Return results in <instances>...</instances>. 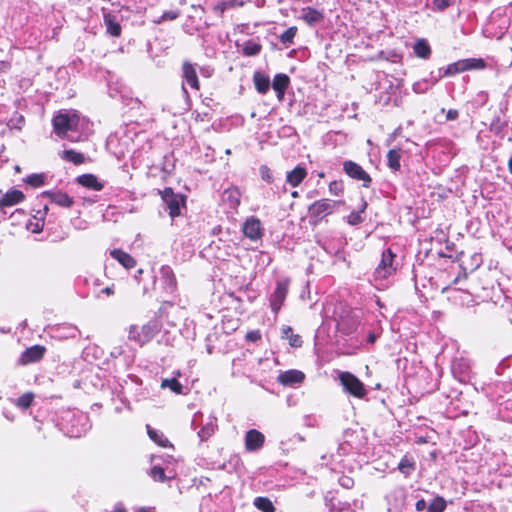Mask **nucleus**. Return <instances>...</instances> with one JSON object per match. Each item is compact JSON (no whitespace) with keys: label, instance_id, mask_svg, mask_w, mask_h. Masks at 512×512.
Masks as SVG:
<instances>
[{"label":"nucleus","instance_id":"obj_1","mask_svg":"<svg viewBox=\"0 0 512 512\" xmlns=\"http://www.w3.org/2000/svg\"><path fill=\"white\" fill-rule=\"evenodd\" d=\"M53 129L61 139L79 142L86 139L91 132L92 124L74 110L59 112L53 118Z\"/></svg>","mask_w":512,"mask_h":512},{"label":"nucleus","instance_id":"obj_2","mask_svg":"<svg viewBox=\"0 0 512 512\" xmlns=\"http://www.w3.org/2000/svg\"><path fill=\"white\" fill-rule=\"evenodd\" d=\"M395 254L390 250L386 249L382 252L381 261L375 268L373 278L371 282L378 289L385 287V280L392 276L396 271L394 264Z\"/></svg>","mask_w":512,"mask_h":512},{"label":"nucleus","instance_id":"obj_3","mask_svg":"<svg viewBox=\"0 0 512 512\" xmlns=\"http://www.w3.org/2000/svg\"><path fill=\"white\" fill-rule=\"evenodd\" d=\"M160 327L157 321H149L145 325L138 327L132 326L129 330L128 338L139 345L149 342L159 331Z\"/></svg>","mask_w":512,"mask_h":512},{"label":"nucleus","instance_id":"obj_4","mask_svg":"<svg viewBox=\"0 0 512 512\" xmlns=\"http://www.w3.org/2000/svg\"><path fill=\"white\" fill-rule=\"evenodd\" d=\"M340 383L346 393L356 398H364L367 390L364 384L352 373L341 372L339 374Z\"/></svg>","mask_w":512,"mask_h":512},{"label":"nucleus","instance_id":"obj_5","mask_svg":"<svg viewBox=\"0 0 512 512\" xmlns=\"http://www.w3.org/2000/svg\"><path fill=\"white\" fill-rule=\"evenodd\" d=\"M289 284V279L277 281L276 288L270 296V307L274 313H278L281 309L288 293Z\"/></svg>","mask_w":512,"mask_h":512},{"label":"nucleus","instance_id":"obj_6","mask_svg":"<svg viewBox=\"0 0 512 512\" xmlns=\"http://www.w3.org/2000/svg\"><path fill=\"white\" fill-rule=\"evenodd\" d=\"M336 206V201L321 199L310 205L308 212L312 218L322 219L323 217L332 214Z\"/></svg>","mask_w":512,"mask_h":512},{"label":"nucleus","instance_id":"obj_7","mask_svg":"<svg viewBox=\"0 0 512 512\" xmlns=\"http://www.w3.org/2000/svg\"><path fill=\"white\" fill-rule=\"evenodd\" d=\"M344 172L351 178L362 181L364 187H369L371 177L369 174L356 162L347 160L343 163Z\"/></svg>","mask_w":512,"mask_h":512},{"label":"nucleus","instance_id":"obj_8","mask_svg":"<svg viewBox=\"0 0 512 512\" xmlns=\"http://www.w3.org/2000/svg\"><path fill=\"white\" fill-rule=\"evenodd\" d=\"M162 199L167 205L169 210V215L172 218H175L180 215V207L184 203V199L181 195L174 194L171 188H165L164 191L161 192Z\"/></svg>","mask_w":512,"mask_h":512},{"label":"nucleus","instance_id":"obj_9","mask_svg":"<svg viewBox=\"0 0 512 512\" xmlns=\"http://www.w3.org/2000/svg\"><path fill=\"white\" fill-rule=\"evenodd\" d=\"M49 333L56 340H67L76 338L80 332L76 326L64 323L51 327Z\"/></svg>","mask_w":512,"mask_h":512},{"label":"nucleus","instance_id":"obj_10","mask_svg":"<svg viewBox=\"0 0 512 512\" xmlns=\"http://www.w3.org/2000/svg\"><path fill=\"white\" fill-rule=\"evenodd\" d=\"M265 443V436L262 432L256 429H250L246 432L244 437L245 449L248 452H256L260 450Z\"/></svg>","mask_w":512,"mask_h":512},{"label":"nucleus","instance_id":"obj_11","mask_svg":"<svg viewBox=\"0 0 512 512\" xmlns=\"http://www.w3.org/2000/svg\"><path fill=\"white\" fill-rule=\"evenodd\" d=\"M242 231L250 240H258L263 236L262 223L254 216L246 219L243 224Z\"/></svg>","mask_w":512,"mask_h":512},{"label":"nucleus","instance_id":"obj_12","mask_svg":"<svg viewBox=\"0 0 512 512\" xmlns=\"http://www.w3.org/2000/svg\"><path fill=\"white\" fill-rule=\"evenodd\" d=\"M159 281L162 289L167 293H173L176 289L177 282L172 268L168 265L161 266L159 270Z\"/></svg>","mask_w":512,"mask_h":512},{"label":"nucleus","instance_id":"obj_13","mask_svg":"<svg viewBox=\"0 0 512 512\" xmlns=\"http://www.w3.org/2000/svg\"><path fill=\"white\" fill-rule=\"evenodd\" d=\"M305 374L296 369L284 371L278 375V382L284 386H294L304 381Z\"/></svg>","mask_w":512,"mask_h":512},{"label":"nucleus","instance_id":"obj_14","mask_svg":"<svg viewBox=\"0 0 512 512\" xmlns=\"http://www.w3.org/2000/svg\"><path fill=\"white\" fill-rule=\"evenodd\" d=\"M45 348L40 345H34L32 347L27 348L20 357V363L23 365H27L30 363L37 362L41 360L44 356Z\"/></svg>","mask_w":512,"mask_h":512},{"label":"nucleus","instance_id":"obj_15","mask_svg":"<svg viewBox=\"0 0 512 512\" xmlns=\"http://www.w3.org/2000/svg\"><path fill=\"white\" fill-rule=\"evenodd\" d=\"M182 77L186 84L192 89L199 90V81L195 65L189 61H184L182 65Z\"/></svg>","mask_w":512,"mask_h":512},{"label":"nucleus","instance_id":"obj_16","mask_svg":"<svg viewBox=\"0 0 512 512\" xmlns=\"http://www.w3.org/2000/svg\"><path fill=\"white\" fill-rule=\"evenodd\" d=\"M44 196L48 197L52 203L64 208H69L74 204L73 198L61 191H46Z\"/></svg>","mask_w":512,"mask_h":512},{"label":"nucleus","instance_id":"obj_17","mask_svg":"<svg viewBox=\"0 0 512 512\" xmlns=\"http://www.w3.org/2000/svg\"><path fill=\"white\" fill-rule=\"evenodd\" d=\"M289 83L290 79L286 74L279 73L275 75L272 82V88L275 90L279 101L283 100L285 91L289 86Z\"/></svg>","mask_w":512,"mask_h":512},{"label":"nucleus","instance_id":"obj_18","mask_svg":"<svg viewBox=\"0 0 512 512\" xmlns=\"http://www.w3.org/2000/svg\"><path fill=\"white\" fill-rule=\"evenodd\" d=\"M241 193L238 188L230 187L223 191L222 201L231 209H237L240 205Z\"/></svg>","mask_w":512,"mask_h":512},{"label":"nucleus","instance_id":"obj_19","mask_svg":"<svg viewBox=\"0 0 512 512\" xmlns=\"http://www.w3.org/2000/svg\"><path fill=\"white\" fill-rule=\"evenodd\" d=\"M77 183L93 191H101L104 187L103 183L93 174L80 175L77 178Z\"/></svg>","mask_w":512,"mask_h":512},{"label":"nucleus","instance_id":"obj_20","mask_svg":"<svg viewBox=\"0 0 512 512\" xmlns=\"http://www.w3.org/2000/svg\"><path fill=\"white\" fill-rule=\"evenodd\" d=\"M461 72H465L463 60L449 64L446 68L443 69V72L442 70H439V75L433 78L432 84H436L442 77L453 76Z\"/></svg>","mask_w":512,"mask_h":512},{"label":"nucleus","instance_id":"obj_21","mask_svg":"<svg viewBox=\"0 0 512 512\" xmlns=\"http://www.w3.org/2000/svg\"><path fill=\"white\" fill-rule=\"evenodd\" d=\"M301 19L310 26H313L324 19V14L312 7L302 9Z\"/></svg>","mask_w":512,"mask_h":512},{"label":"nucleus","instance_id":"obj_22","mask_svg":"<svg viewBox=\"0 0 512 512\" xmlns=\"http://www.w3.org/2000/svg\"><path fill=\"white\" fill-rule=\"evenodd\" d=\"M307 176V171L304 167L298 165L286 175V182L292 187H297Z\"/></svg>","mask_w":512,"mask_h":512},{"label":"nucleus","instance_id":"obj_23","mask_svg":"<svg viewBox=\"0 0 512 512\" xmlns=\"http://www.w3.org/2000/svg\"><path fill=\"white\" fill-rule=\"evenodd\" d=\"M110 254L114 259H116L121 265H123L127 269L133 268L136 264V261L131 255L120 249H114L110 252Z\"/></svg>","mask_w":512,"mask_h":512},{"label":"nucleus","instance_id":"obj_24","mask_svg":"<svg viewBox=\"0 0 512 512\" xmlns=\"http://www.w3.org/2000/svg\"><path fill=\"white\" fill-rule=\"evenodd\" d=\"M253 83L256 90L260 94H266L270 87V79L261 72H255L253 75Z\"/></svg>","mask_w":512,"mask_h":512},{"label":"nucleus","instance_id":"obj_25","mask_svg":"<svg viewBox=\"0 0 512 512\" xmlns=\"http://www.w3.org/2000/svg\"><path fill=\"white\" fill-rule=\"evenodd\" d=\"M24 199V194L19 190L8 191L0 200V207L12 206L20 203Z\"/></svg>","mask_w":512,"mask_h":512},{"label":"nucleus","instance_id":"obj_26","mask_svg":"<svg viewBox=\"0 0 512 512\" xmlns=\"http://www.w3.org/2000/svg\"><path fill=\"white\" fill-rule=\"evenodd\" d=\"M217 427V419L215 417H209L208 421L203 425V427L198 432V436L201 441L208 440L215 432Z\"/></svg>","mask_w":512,"mask_h":512},{"label":"nucleus","instance_id":"obj_27","mask_svg":"<svg viewBox=\"0 0 512 512\" xmlns=\"http://www.w3.org/2000/svg\"><path fill=\"white\" fill-rule=\"evenodd\" d=\"M401 150L400 149H391L387 153V164L388 167L393 171H399L401 164Z\"/></svg>","mask_w":512,"mask_h":512},{"label":"nucleus","instance_id":"obj_28","mask_svg":"<svg viewBox=\"0 0 512 512\" xmlns=\"http://www.w3.org/2000/svg\"><path fill=\"white\" fill-rule=\"evenodd\" d=\"M413 49H414V53L416 54V56L419 58H422V59L429 58V56L431 54V48L425 39L418 40L415 43Z\"/></svg>","mask_w":512,"mask_h":512},{"label":"nucleus","instance_id":"obj_29","mask_svg":"<svg viewBox=\"0 0 512 512\" xmlns=\"http://www.w3.org/2000/svg\"><path fill=\"white\" fill-rule=\"evenodd\" d=\"M104 22H105V25H106V28H107V32L111 36L117 37V36H119L121 34V26L116 21L114 16H112L110 14H106L104 16Z\"/></svg>","mask_w":512,"mask_h":512},{"label":"nucleus","instance_id":"obj_30","mask_svg":"<svg viewBox=\"0 0 512 512\" xmlns=\"http://www.w3.org/2000/svg\"><path fill=\"white\" fill-rule=\"evenodd\" d=\"M147 434L157 445L161 447H167L169 445V440L163 435V433L153 429L149 425H147Z\"/></svg>","mask_w":512,"mask_h":512},{"label":"nucleus","instance_id":"obj_31","mask_svg":"<svg viewBox=\"0 0 512 512\" xmlns=\"http://www.w3.org/2000/svg\"><path fill=\"white\" fill-rule=\"evenodd\" d=\"M76 420L81 425V427L76 429L72 428V430L69 432L71 437H80L89 428L88 417L85 414L80 413L77 415Z\"/></svg>","mask_w":512,"mask_h":512},{"label":"nucleus","instance_id":"obj_32","mask_svg":"<svg viewBox=\"0 0 512 512\" xmlns=\"http://www.w3.org/2000/svg\"><path fill=\"white\" fill-rule=\"evenodd\" d=\"M60 157L65 161L74 163L75 165H79L84 162V155L72 149L62 151L60 153Z\"/></svg>","mask_w":512,"mask_h":512},{"label":"nucleus","instance_id":"obj_33","mask_svg":"<svg viewBox=\"0 0 512 512\" xmlns=\"http://www.w3.org/2000/svg\"><path fill=\"white\" fill-rule=\"evenodd\" d=\"M398 469L403 475L407 477L415 470V461L411 457L405 455L400 460Z\"/></svg>","mask_w":512,"mask_h":512},{"label":"nucleus","instance_id":"obj_34","mask_svg":"<svg viewBox=\"0 0 512 512\" xmlns=\"http://www.w3.org/2000/svg\"><path fill=\"white\" fill-rule=\"evenodd\" d=\"M161 388H169L175 394H184L182 384L177 380L176 376L171 379H163L161 382Z\"/></svg>","mask_w":512,"mask_h":512},{"label":"nucleus","instance_id":"obj_35","mask_svg":"<svg viewBox=\"0 0 512 512\" xmlns=\"http://www.w3.org/2000/svg\"><path fill=\"white\" fill-rule=\"evenodd\" d=\"M254 506L262 512H274L275 507L270 499L267 497H256L254 499Z\"/></svg>","mask_w":512,"mask_h":512},{"label":"nucleus","instance_id":"obj_36","mask_svg":"<svg viewBox=\"0 0 512 512\" xmlns=\"http://www.w3.org/2000/svg\"><path fill=\"white\" fill-rule=\"evenodd\" d=\"M462 60L465 67V71L480 70L486 67V63L482 58H468Z\"/></svg>","mask_w":512,"mask_h":512},{"label":"nucleus","instance_id":"obj_37","mask_svg":"<svg viewBox=\"0 0 512 512\" xmlns=\"http://www.w3.org/2000/svg\"><path fill=\"white\" fill-rule=\"evenodd\" d=\"M283 337L289 340V344L292 347H300L302 345V340L300 336L293 334L292 328L289 326H284L282 328Z\"/></svg>","mask_w":512,"mask_h":512},{"label":"nucleus","instance_id":"obj_38","mask_svg":"<svg viewBox=\"0 0 512 512\" xmlns=\"http://www.w3.org/2000/svg\"><path fill=\"white\" fill-rule=\"evenodd\" d=\"M446 501L441 496H436L428 505L426 512H444Z\"/></svg>","mask_w":512,"mask_h":512},{"label":"nucleus","instance_id":"obj_39","mask_svg":"<svg viewBox=\"0 0 512 512\" xmlns=\"http://www.w3.org/2000/svg\"><path fill=\"white\" fill-rule=\"evenodd\" d=\"M149 475L154 481L158 482H164L167 479L164 469L158 465H154L150 469Z\"/></svg>","mask_w":512,"mask_h":512},{"label":"nucleus","instance_id":"obj_40","mask_svg":"<svg viewBox=\"0 0 512 512\" xmlns=\"http://www.w3.org/2000/svg\"><path fill=\"white\" fill-rule=\"evenodd\" d=\"M366 206H367L366 202H363L362 207L359 211L351 212L350 215L348 216V223L351 225H357V224L361 223L363 221L361 214L366 209Z\"/></svg>","mask_w":512,"mask_h":512},{"label":"nucleus","instance_id":"obj_41","mask_svg":"<svg viewBox=\"0 0 512 512\" xmlns=\"http://www.w3.org/2000/svg\"><path fill=\"white\" fill-rule=\"evenodd\" d=\"M297 33V27L292 26L285 30L280 36L279 39L283 44L292 43L294 40V37Z\"/></svg>","mask_w":512,"mask_h":512},{"label":"nucleus","instance_id":"obj_42","mask_svg":"<svg viewBox=\"0 0 512 512\" xmlns=\"http://www.w3.org/2000/svg\"><path fill=\"white\" fill-rule=\"evenodd\" d=\"M33 398L32 393H25L16 400V405L21 409H27L32 404Z\"/></svg>","mask_w":512,"mask_h":512},{"label":"nucleus","instance_id":"obj_43","mask_svg":"<svg viewBox=\"0 0 512 512\" xmlns=\"http://www.w3.org/2000/svg\"><path fill=\"white\" fill-rule=\"evenodd\" d=\"M180 12L178 10H170L164 12L160 17L153 20L155 24H160L164 21L175 20L179 17Z\"/></svg>","mask_w":512,"mask_h":512},{"label":"nucleus","instance_id":"obj_44","mask_svg":"<svg viewBox=\"0 0 512 512\" xmlns=\"http://www.w3.org/2000/svg\"><path fill=\"white\" fill-rule=\"evenodd\" d=\"M434 77L435 76L431 75V78L429 80H423L421 82L415 83L413 85V90L416 93H424L425 91H427L430 87H432L434 85V84H432Z\"/></svg>","mask_w":512,"mask_h":512},{"label":"nucleus","instance_id":"obj_45","mask_svg":"<svg viewBox=\"0 0 512 512\" xmlns=\"http://www.w3.org/2000/svg\"><path fill=\"white\" fill-rule=\"evenodd\" d=\"M25 182L32 187H41L44 184V176L43 174H31L27 176Z\"/></svg>","mask_w":512,"mask_h":512},{"label":"nucleus","instance_id":"obj_46","mask_svg":"<svg viewBox=\"0 0 512 512\" xmlns=\"http://www.w3.org/2000/svg\"><path fill=\"white\" fill-rule=\"evenodd\" d=\"M261 46L254 42H247L244 46V53L248 56L256 55L260 52Z\"/></svg>","mask_w":512,"mask_h":512},{"label":"nucleus","instance_id":"obj_47","mask_svg":"<svg viewBox=\"0 0 512 512\" xmlns=\"http://www.w3.org/2000/svg\"><path fill=\"white\" fill-rule=\"evenodd\" d=\"M260 175H261V178H262L264 181L268 182V183H271V182L273 181V175H272V172H271V170H270L267 166H265V165H263V166H261V167H260Z\"/></svg>","mask_w":512,"mask_h":512},{"label":"nucleus","instance_id":"obj_48","mask_svg":"<svg viewBox=\"0 0 512 512\" xmlns=\"http://www.w3.org/2000/svg\"><path fill=\"white\" fill-rule=\"evenodd\" d=\"M433 5L435 9L443 11L451 5V0H434Z\"/></svg>","mask_w":512,"mask_h":512},{"label":"nucleus","instance_id":"obj_49","mask_svg":"<svg viewBox=\"0 0 512 512\" xmlns=\"http://www.w3.org/2000/svg\"><path fill=\"white\" fill-rule=\"evenodd\" d=\"M245 337H246V340H248L250 342H256L261 338V334L258 330H252V331H249Z\"/></svg>","mask_w":512,"mask_h":512},{"label":"nucleus","instance_id":"obj_50","mask_svg":"<svg viewBox=\"0 0 512 512\" xmlns=\"http://www.w3.org/2000/svg\"><path fill=\"white\" fill-rule=\"evenodd\" d=\"M329 191L334 194L338 195L340 192H342V185L339 182L333 181L329 184Z\"/></svg>","mask_w":512,"mask_h":512},{"label":"nucleus","instance_id":"obj_51","mask_svg":"<svg viewBox=\"0 0 512 512\" xmlns=\"http://www.w3.org/2000/svg\"><path fill=\"white\" fill-rule=\"evenodd\" d=\"M339 482H340V485L346 489L351 488L354 484L353 479L350 477H347V476L340 478Z\"/></svg>","mask_w":512,"mask_h":512},{"label":"nucleus","instance_id":"obj_52","mask_svg":"<svg viewBox=\"0 0 512 512\" xmlns=\"http://www.w3.org/2000/svg\"><path fill=\"white\" fill-rule=\"evenodd\" d=\"M458 116H459V113L457 110L450 109L447 111L446 119L449 121H453V120H456L458 118Z\"/></svg>","mask_w":512,"mask_h":512},{"label":"nucleus","instance_id":"obj_53","mask_svg":"<svg viewBox=\"0 0 512 512\" xmlns=\"http://www.w3.org/2000/svg\"><path fill=\"white\" fill-rule=\"evenodd\" d=\"M427 504H426V501L424 499H420L416 502L415 504V508L417 511H424L425 509H427Z\"/></svg>","mask_w":512,"mask_h":512},{"label":"nucleus","instance_id":"obj_54","mask_svg":"<svg viewBox=\"0 0 512 512\" xmlns=\"http://www.w3.org/2000/svg\"><path fill=\"white\" fill-rule=\"evenodd\" d=\"M122 353H123V350H122V348H121V347H115V348L113 349V351L111 352V355H112L113 357H118V356H120Z\"/></svg>","mask_w":512,"mask_h":512},{"label":"nucleus","instance_id":"obj_55","mask_svg":"<svg viewBox=\"0 0 512 512\" xmlns=\"http://www.w3.org/2000/svg\"><path fill=\"white\" fill-rule=\"evenodd\" d=\"M111 512H127L122 504H117Z\"/></svg>","mask_w":512,"mask_h":512},{"label":"nucleus","instance_id":"obj_56","mask_svg":"<svg viewBox=\"0 0 512 512\" xmlns=\"http://www.w3.org/2000/svg\"><path fill=\"white\" fill-rule=\"evenodd\" d=\"M211 70L209 68H201V73L205 77H209L211 75Z\"/></svg>","mask_w":512,"mask_h":512},{"label":"nucleus","instance_id":"obj_57","mask_svg":"<svg viewBox=\"0 0 512 512\" xmlns=\"http://www.w3.org/2000/svg\"><path fill=\"white\" fill-rule=\"evenodd\" d=\"M9 68V64L6 62H0V73L6 71Z\"/></svg>","mask_w":512,"mask_h":512},{"label":"nucleus","instance_id":"obj_58","mask_svg":"<svg viewBox=\"0 0 512 512\" xmlns=\"http://www.w3.org/2000/svg\"><path fill=\"white\" fill-rule=\"evenodd\" d=\"M103 292L106 293L107 295H111L113 294V289L111 287H106L103 289Z\"/></svg>","mask_w":512,"mask_h":512},{"label":"nucleus","instance_id":"obj_59","mask_svg":"<svg viewBox=\"0 0 512 512\" xmlns=\"http://www.w3.org/2000/svg\"><path fill=\"white\" fill-rule=\"evenodd\" d=\"M508 169H509V172L512 174V156L510 157V159L508 161Z\"/></svg>","mask_w":512,"mask_h":512},{"label":"nucleus","instance_id":"obj_60","mask_svg":"<svg viewBox=\"0 0 512 512\" xmlns=\"http://www.w3.org/2000/svg\"><path fill=\"white\" fill-rule=\"evenodd\" d=\"M137 512H151L148 508L142 507L137 510Z\"/></svg>","mask_w":512,"mask_h":512},{"label":"nucleus","instance_id":"obj_61","mask_svg":"<svg viewBox=\"0 0 512 512\" xmlns=\"http://www.w3.org/2000/svg\"><path fill=\"white\" fill-rule=\"evenodd\" d=\"M510 406H512V402L507 401V402L505 403V409H509V408H510Z\"/></svg>","mask_w":512,"mask_h":512},{"label":"nucleus","instance_id":"obj_62","mask_svg":"<svg viewBox=\"0 0 512 512\" xmlns=\"http://www.w3.org/2000/svg\"><path fill=\"white\" fill-rule=\"evenodd\" d=\"M40 230H41V227H39L37 225V226H34L33 232H39Z\"/></svg>","mask_w":512,"mask_h":512},{"label":"nucleus","instance_id":"obj_63","mask_svg":"<svg viewBox=\"0 0 512 512\" xmlns=\"http://www.w3.org/2000/svg\"><path fill=\"white\" fill-rule=\"evenodd\" d=\"M40 230H41V227H39L37 225V226H34L33 232H39Z\"/></svg>","mask_w":512,"mask_h":512},{"label":"nucleus","instance_id":"obj_64","mask_svg":"<svg viewBox=\"0 0 512 512\" xmlns=\"http://www.w3.org/2000/svg\"><path fill=\"white\" fill-rule=\"evenodd\" d=\"M291 195H292V197L296 198V197H298V192L297 191H293Z\"/></svg>","mask_w":512,"mask_h":512}]
</instances>
